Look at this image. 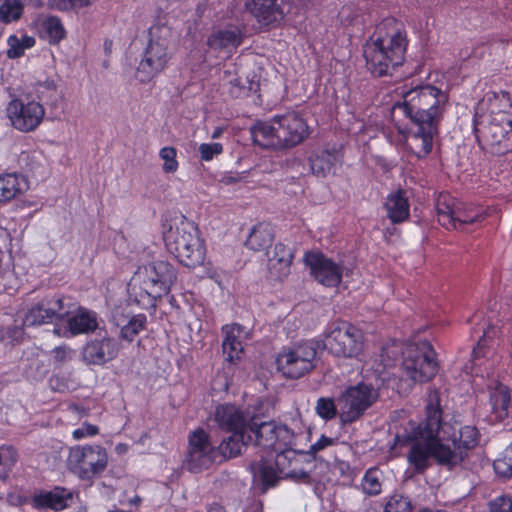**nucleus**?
<instances>
[{
  "label": "nucleus",
  "mask_w": 512,
  "mask_h": 512,
  "mask_svg": "<svg viewBox=\"0 0 512 512\" xmlns=\"http://www.w3.org/2000/svg\"><path fill=\"white\" fill-rule=\"evenodd\" d=\"M395 94L399 100L392 105L391 119L396 126L399 116L411 122L412 128L406 137L407 148L418 159L426 158L432 151L449 96L434 85L412 83L398 86Z\"/></svg>",
  "instance_id": "1"
},
{
  "label": "nucleus",
  "mask_w": 512,
  "mask_h": 512,
  "mask_svg": "<svg viewBox=\"0 0 512 512\" xmlns=\"http://www.w3.org/2000/svg\"><path fill=\"white\" fill-rule=\"evenodd\" d=\"M408 44L404 24L395 17L383 19L364 45L367 70L378 78L392 76L404 64Z\"/></svg>",
  "instance_id": "2"
},
{
  "label": "nucleus",
  "mask_w": 512,
  "mask_h": 512,
  "mask_svg": "<svg viewBox=\"0 0 512 512\" xmlns=\"http://www.w3.org/2000/svg\"><path fill=\"white\" fill-rule=\"evenodd\" d=\"M162 234L167 250L180 264L188 268L203 265L206 243L197 224L185 216L176 217L162 224Z\"/></svg>",
  "instance_id": "3"
},
{
  "label": "nucleus",
  "mask_w": 512,
  "mask_h": 512,
  "mask_svg": "<svg viewBox=\"0 0 512 512\" xmlns=\"http://www.w3.org/2000/svg\"><path fill=\"white\" fill-rule=\"evenodd\" d=\"M426 417L413 432L409 444L407 461L416 474H423L434 460V438L442 427V409L437 391H430L425 407Z\"/></svg>",
  "instance_id": "4"
},
{
  "label": "nucleus",
  "mask_w": 512,
  "mask_h": 512,
  "mask_svg": "<svg viewBox=\"0 0 512 512\" xmlns=\"http://www.w3.org/2000/svg\"><path fill=\"white\" fill-rule=\"evenodd\" d=\"M177 280V270L167 261H154L140 266L128 284L137 301L147 298V303L154 306L157 298L167 295Z\"/></svg>",
  "instance_id": "5"
},
{
  "label": "nucleus",
  "mask_w": 512,
  "mask_h": 512,
  "mask_svg": "<svg viewBox=\"0 0 512 512\" xmlns=\"http://www.w3.org/2000/svg\"><path fill=\"white\" fill-rule=\"evenodd\" d=\"M436 213L438 223L446 230L468 232L469 226L481 224L491 216V209L463 204L448 193H440L436 200Z\"/></svg>",
  "instance_id": "6"
},
{
  "label": "nucleus",
  "mask_w": 512,
  "mask_h": 512,
  "mask_svg": "<svg viewBox=\"0 0 512 512\" xmlns=\"http://www.w3.org/2000/svg\"><path fill=\"white\" fill-rule=\"evenodd\" d=\"M148 42L136 69V78L149 83L167 67L172 54L169 52L171 30L165 25L155 24L148 30Z\"/></svg>",
  "instance_id": "7"
},
{
  "label": "nucleus",
  "mask_w": 512,
  "mask_h": 512,
  "mask_svg": "<svg viewBox=\"0 0 512 512\" xmlns=\"http://www.w3.org/2000/svg\"><path fill=\"white\" fill-rule=\"evenodd\" d=\"M247 441L265 451H277L283 446L296 445V433L286 424L275 420L263 421L258 416L249 418Z\"/></svg>",
  "instance_id": "8"
},
{
  "label": "nucleus",
  "mask_w": 512,
  "mask_h": 512,
  "mask_svg": "<svg viewBox=\"0 0 512 512\" xmlns=\"http://www.w3.org/2000/svg\"><path fill=\"white\" fill-rule=\"evenodd\" d=\"M60 295L44 297L34 304L26 315V320H96V313L80 306L77 302Z\"/></svg>",
  "instance_id": "9"
},
{
  "label": "nucleus",
  "mask_w": 512,
  "mask_h": 512,
  "mask_svg": "<svg viewBox=\"0 0 512 512\" xmlns=\"http://www.w3.org/2000/svg\"><path fill=\"white\" fill-rule=\"evenodd\" d=\"M402 366L413 382H428L438 371L435 350L427 340L408 344L405 347Z\"/></svg>",
  "instance_id": "10"
},
{
  "label": "nucleus",
  "mask_w": 512,
  "mask_h": 512,
  "mask_svg": "<svg viewBox=\"0 0 512 512\" xmlns=\"http://www.w3.org/2000/svg\"><path fill=\"white\" fill-rule=\"evenodd\" d=\"M108 464L106 449L101 445H76L70 448L66 465L81 480H90L102 473Z\"/></svg>",
  "instance_id": "11"
},
{
  "label": "nucleus",
  "mask_w": 512,
  "mask_h": 512,
  "mask_svg": "<svg viewBox=\"0 0 512 512\" xmlns=\"http://www.w3.org/2000/svg\"><path fill=\"white\" fill-rule=\"evenodd\" d=\"M478 113L473 116L472 128L475 138L495 155L512 152V116L510 118H491L481 130Z\"/></svg>",
  "instance_id": "12"
},
{
  "label": "nucleus",
  "mask_w": 512,
  "mask_h": 512,
  "mask_svg": "<svg viewBox=\"0 0 512 512\" xmlns=\"http://www.w3.org/2000/svg\"><path fill=\"white\" fill-rule=\"evenodd\" d=\"M317 345L305 341L283 349L277 359V369L288 379H299L316 367Z\"/></svg>",
  "instance_id": "13"
},
{
  "label": "nucleus",
  "mask_w": 512,
  "mask_h": 512,
  "mask_svg": "<svg viewBox=\"0 0 512 512\" xmlns=\"http://www.w3.org/2000/svg\"><path fill=\"white\" fill-rule=\"evenodd\" d=\"M378 398V389L372 384L358 383L349 386L339 397L341 423L346 425L359 420Z\"/></svg>",
  "instance_id": "14"
},
{
  "label": "nucleus",
  "mask_w": 512,
  "mask_h": 512,
  "mask_svg": "<svg viewBox=\"0 0 512 512\" xmlns=\"http://www.w3.org/2000/svg\"><path fill=\"white\" fill-rule=\"evenodd\" d=\"M325 337L328 349L336 356L355 357L364 347V334L352 322H338L327 331Z\"/></svg>",
  "instance_id": "15"
},
{
  "label": "nucleus",
  "mask_w": 512,
  "mask_h": 512,
  "mask_svg": "<svg viewBox=\"0 0 512 512\" xmlns=\"http://www.w3.org/2000/svg\"><path fill=\"white\" fill-rule=\"evenodd\" d=\"M499 332V326L490 323L472 350L470 361L464 366V371L480 382L495 377L494 361L491 359L492 351L488 342L497 337Z\"/></svg>",
  "instance_id": "16"
},
{
  "label": "nucleus",
  "mask_w": 512,
  "mask_h": 512,
  "mask_svg": "<svg viewBox=\"0 0 512 512\" xmlns=\"http://www.w3.org/2000/svg\"><path fill=\"white\" fill-rule=\"evenodd\" d=\"M186 468L194 473L208 469L216 460L217 448L211 443L210 435L202 428L190 433Z\"/></svg>",
  "instance_id": "17"
},
{
  "label": "nucleus",
  "mask_w": 512,
  "mask_h": 512,
  "mask_svg": "<svg viewBox=\"0 0 512 512\" xmlns=\"http://www.w3.org/2000/svg\"><path fill=\"white\" fill-rule=\"evenodd\" d=\"M6 111L12 127L24 133L35 131L45 116V109L41 103L21 98L12 99Z\"/></svg>",
  "instance_id": "18"
},
{
  "label": "nucleus",
  "mask_w": 512,
  "mask_h": 512,
  "mask_svg": "<svg viewBox=\"0 0 512 512\" xmlns=\"http://www.w3.org/2000/svg\"><path fill=\"white\" fill-rule=\"evenodd\" d=\"M304 263L309 268L311 276L321 285L336 288L343 279V265L336 263L321 251H306Z\"/></svg>",
  "instance_id": "19"
},
{
  "label": "nucleus",
  "mask_w": 512,
  "mask_h": 512,
  "mask_svg": "<svg viewBox=\"0 0 512 512\" xmlns=\"http://www.w3.org/2000/svg\"><path fill=\"white\" fill-rule=\"evenodd\" d=\"M278 125L283 150L291 149L303 143L310 135V127L303 116L295 111L273 116Z\"/></svg>",
  "instance_id": "20"
},
{
  "label": "nucleus",
  "mask_w": 512,
  "mask_h": 512,
  "mask_svg": "<svg viewBox=\"0 0 512 512\" xmlns=\"http://www.w3.org/2000/svg\"><path fill=\"white\" fill-rule=\"evenodd\" d=\"M473 383L479 389L488 391L491 414L495 420L501 422L508 418L511 408V394L508 387L499 382L496 377L481 382L474 379Z\"/></svg>",
  "instance_id": "21"
},
{
  "label": "nucleus",
  "mask_w": 512,
  "mask_h": 512,
  "mask_svg": "<svg viewBox=\"0 0 512 512\" xmlns=\"http://www.w3.org/2000/svg\"><path fill=\"white\" fill-rule=\"evenodd\" d=\"M295 445L283 446L277 453L274 464L279 469L283 478H289L299 482H308L310 475L304 468L303 451L294 449Z\"/></svg>",
  "instance_id": "22"
},
{
  "label": "nucleus",
  "mask_w": 512,
  "mask_h": 512,
  "mask_svg": "<svg viewBox=\"0 0 512 512\" xmlns=\"http://www.w3.org/2000/svg\"><path fill=\"white\" fill-rule=\"evenodd\" d=\"M469 454L458 448L456 439L451 443L442 441L438 436L434 438V461L438 466L448 471L462 469L465 466Z\"/></svg>",
  "instance_id": "23"
},
{
  "label": "nucleus",
  "mask_w": 512,
  "mask_h": 512,
  "mask_svg": "<svg viewBox=\"0 0 512 512\" xmlns=\"http://www.w3.org/2000/svg\"><path fill=\"white\" fill-rule=\"evenodd\" d=\"M252 327L238 322H232L222 327L225 338L222 344L226 360L233 363L240 359L243 352V341L250 338Z\"/></svg>",
  "instance_id": "24"
},
{
  "label": "nucleus",
  "mask_w": 512,
  "mask_h": 512,
  "mask_svg": "<svg viewBox=\"0 0 512 512\" xmlns=\"http://www.w3.org/2000/svg\"><path fill=\"white\" fill-rule=\"evenodd\" d=\"M73 499L71 490L55 486L52 490H40L31 497V505L38 510L51 509L61 511L68 507Z\"/></svg>",
  "instance_id": "25"
},
{
  "label": "nucleus",
  "mask_w": 512,
  "mask_h": 512,
  "mask_svg": "<svg viewBox=\"0 0 512 512\" xmlns=\"http://www.w3.org/2000/svg\"><path fill=\"white\" fill-rule=\"evenodd\" d=\"M249 13L263 26L281 22L285 13L278 0H245Z\"/></svg>",
  "instance_id": "26"
},
{
  "label": "nucleus",
  "mask_w": 512,
  "mask_h": 512,
  "mask_svg": "<svg viewBox=\"0 0 512 512\" xmlns=\"http://www.w3.org/2000/svg\"><path fill=\"white\" fill-rule=\"evenodd\" d=\"M267 257V268L270 277L279 281L287 278L294 259L291 249L279 242L274 245L272 251L267 252Z\"/></svg>",
  "instance_id": "27"
},
{
  "label": "nucleus",
  "mask_w": 512,
  "mask_h": 512,
  "mask_svg": "<svg viewBox=\"0 0 512 512\" xmlns=\"http://www.w3.org/2000/svg\"><path fill=\"white\" fill-rule=\"evenodd\" d=\"M118 343L111 338H103L87 343L83 348V360L87 364L103 365L117 357Z\"/></svg>",
  "instance_id": "28"
},
{
  "label": "nucleus",
  "mask_w": 512,
  "mask_h": 512,
  "mask_svg": "<svg viewBox=\"0 0 512 512\" xmlns=\"http://www.w3.org/2000/svg\"><path fill=\"white\" fill-rule=\"evenodd\" d=\"M214 421L220 429L236 432L247 430L249 418L235 405L220 404L215 408Z\"/></svg>",
  "instance_id": "29"
},
{
  "label": "nucleus",
  "mask_w": 512,
  "mask_h": 512,
  "mask_svg": "<svg viewBox=\"0 0 512 512\" xmlns=\"http://www.w3.org/2000/svg\"><path fill=\"white\" fill-rule=\"evenodd\" d=\"M387 218L394 225L402 224L410 218V202L407 191L403 188L388 193L384 202Z\"/></svg>",
  "instance_id": "30"
},
{
  "label": "nucleus",
  "mask_w": 512,
  "mask_h": 512,
  "mask_svg": "<svg viewBox=\"0 0 512 512\" xmlns=\"http://www.w3.org/2000/svg\"><path fill=\"white\" fill-rule=\"evenodd\" d=\"M343 154L336 146L317 149L309 157L311 170L317 177H326L341 162Z\"/></svg>",
  "instance_id": "31"
},
{
  "label": "nucleus",
  "mask_w": 512,
  "mask_h": 512,
  "mask_svg": "<svg viewBox=\"0 0 512 512\" xmlns=\"http://www.w3.org/2000/svg\"><path fill=\"white\" fill-rule=\"evenodd\" d=\"M254 144L273 150H283L278 125L273 118L268 121H257L250 129Z\"/></svg>",
  "instance_id": "32"
},
{
  "label": "nucleus",
  "mask_w": 512,
  "mask_h": 512,
  "mask_svg": "<svg viewBox=\"0 0 512 512\" xmlns=\"http://www.w3.org/2000/svg\"><path fill=\"white\" fill-rule=\"evenodd\" d=\"M243 42V34L237 27L230 29H218L207 38V46L214 51H226L234 53Z\"/></svg>",
  "instance_id": "33"
},
{
  "label": "nucleus",
  "mask_w": 512,
  "mask_h": 512,
  "mask_svg": "<svg viewBox=\"0 0 512 512\" xmlns=\"http://www.w3.org/2000/svg\"><path fill=\"white\" fill-rule=\"evenodd\" d=\"M481 104L486 105L491 118L512 117V99L510 93L507 91H488L482 99Z\"/></svg>",
  "instance_id": "34"
},
{
  "label": "nucleus",
  "mask_w": 512,
  "mask_h": 512,
  "mask_svg": "<svg viewBox=\"0 0 512 512\" xmlns=\"http://www.w3.org/2000/svg\"><path fill=\"white\" fill-rule=\"evenodd\" d=\"M27 189L24 178L16 173L0 174V204H5L22 195Z\"/></svg>",
  "instance_id": "35"
},
{
  "label": "nucleus",
  "mask_w": 512,
  "mask_h": 512,
  "mask_svg": "<svg viewBox=\"0 0 512 512\" xmlns=\"http://www.w3.org/2000/svg\"><path fill=\"white\" fill-rule=\"evenodd\" d=\"M250 470L253 477L259 480L265 488L274 487L278 481L283 478V475L280 474L274 462L264 458L252 462L250 464Z\"/></svg>",
  "instance_id": "36"
},
{
  "label": "nucleus",
  "mask_w": 512,
  "mask_h": 512,
  "mask_svg": "<svg viewBox=\"0 0 512 512\" xmlns=\"http://www.w3.org/2000/svg\"><path fill=\"white\" fill-rule=\"evenodd\" d=\"M274 231L269 223L259 222L253 226L245 242L247 248L253 251H263L271 246Z\"/></svg>",
  "instance_id": "37"
},
{
  "label": "nucleus",
  "mask_w": 512,
  "mask_h": 512,
  "mask_svg": "<svg viewBox=\"0 0 512 512\" xmlns=\"http://www.w3.org/2000/svg\"><path fill=\"white\" fill-rule=\"evenodd\" d=\"M38 26L41 37L50 44H58L66 37L65 27L58 16L46 15L39 20Z\"/></svg>",
  "instance_id": "38"
},
{
  "label": "nucleus",
  "mask_w": 512,
  "mask_h": 512,
  "mask_svg": "<svg viewBox=\"0 0 512 512\" xmlns=\"http://www.w3.org/2000/svg\"><path fill=\"white\" fill-rule=\"evenodd\" d=\"M246 431L232 432L231 435L224 438L217 448V454L224 458H233L242 453L243 448L250 443L247 441Z\"/></svg>",
  "instance_id": "39"
},
{
  "label": "nucleus",
  "mask_w": 512,
  "mask_h": 512,
  "mask_svg": "<svg viewBox=\"0 0 512 512\" xmlns=\"http://www.w3.org/2000/svg\"><path fill=\"white\" fill-rule=\"evenodd\" d=\"M97 328L98 322H60L53 332L58 336L70 338L79 334L93 332Z\"/></svg>",
  "instance_id": "40"
},
{
  "label": "nucleus",
  "mask_w": 512,
  "mask_h": 512,
  "mask_svg": "<svg viewBox=\"0 0 512 512\" xmlns=\"http://www.w3.org/2000/svg\"><path fill=\"white\" fill-rule=\"evenodd\" d=\"M480 438L481 434L476 426L466 425L461 427L458 436L454 435L452 439H456L458 448L468 454L470 450L478 446Z\"/></svg>",
  "instance_id": "41"
},
{
  "label": "nucleus",
  "mask_w": 512,
  "mask_h": 512,
  "mask_svg": "<svg viewBox=\"0 0 512 512\" xmlns=\"http://www.w3.org/2000/svg\"><path fill=\"white\" fill-rule=\"evenodd\" d=\"M35 39L32 36L24 35L19 39L17 35L12 34L7 39V57L9 59H17L24 55L26 49H30L35 45Z\"/></svg>",
  "instance_id": "42"
},
{
  "label": "nucleus",
  "mask_w": 512,
  "mask_h": 512,
  "mask_svg": "<svg viewBox=\"0 0 512 512\" xmlns=\"http://www.w3.org/2000/svg\"><path fill=\"white\" fill-rule=\"evenodd\" d=\"M24 13L22 0H5L0 5V21L10 24L20 20Z\"/></svg>",
  "instance_id": "43"
},
{
  "label": "nucleus",
  "mask_w": 512,
  "mask_h": 512,
  "mask_svg": "<svg viewBox=\"0 0 512 512\" xmlns=\"http://www.w3.org/2000/svg\"><path fill=\"white\" fill-rule=\"evenodd\" d=\"M495 473L503 479L512 477V442L503 451L501 457L493 463Z\"/></svg>",
  "instance_id": "44"
},
{
  "label": "nucleus",
  "mask_w": 512,
  "mask_h": 512,
  "mask_svg": "<svg viewBox=\"0 0 512 512\" xmlns=\"http://www.w3.org/2000/svg\"><path fill=\"white\" fill-rule=\"evenodd\" d=\"M95 0H47V6L51 10L68 12L91 6Z\"/></svg>",
  "instance_id": "45"
},
{
  "label": "nucleus",
  "mask_w": 512,
  "mask_h": 512,
  "mask_svg": "<svg viewBox=\"0 0 512 512\" xmlns=\"http://www.w3.org/2000/svg\"><path fill=\"white\" fill-rule=\"evenodd\" d=\"M381 487L378 470H367L361 482L362 491L366 495L375 496L381 493Z\"/></svg>",
  "instance_id": "46"
},
{
  "label": "nucleus",
  "mask_w": 512,
  "mask_h": 512,
  "mask_svg": "<svg viewBox=\"0 0 512 512\" xmlns=\"http://www.w3.org/2000/svg\"><path fill=\"white\" fill-rule=\"evenodd\" d=\"M405 348L403 343L399 341H392L391 343H387L382 347L381 358L382 362L385 366L393 365L399 357L402 355L404 357Z\"/></svg>",
  "instance_id": "47"
},
{
  "label": "nucleus",
  "mask_w": 512,
  "mask_h": 512,
  "mask_svg": "<svg viewBox=\"0 0 512 512\" xmlns=\"http://www.w3.org/2000/svg\"><path fill=\"white\" fill-rule=\"evenodd\" d=\"M159 157L164 161L163 171L165 173H175L179 168L177 160V149L173 146H165L160 149Z\"/></svg>",
  "instance_id": "48"
},
{
  "label": "nucleus",
  "mask_w": 512,
  "mask_h": 512,
  "mask_svg": "<svg viewBox=\"0 0 512 512\" xmlns=\"http://www.w3.org/2000/svg\"><path fill=\"white\" fill-rule=\"evenodd\" d=\"M315 410L317 415L326 421L335 418L337 414L339 415L333 398H319Z\"/></svg>",
  "instance_id": "49"
},
{
  "label": "nucleus",
  "mask_w": 512,
  "mask_h": 512,
  "mask_svg": "<svg viewBox=\"0 0 512 512\" xmlns=\"http://www.w3.org/2000/svg\"><path fill=\"white\" fill-rule=\"evenodd\" d=\"M200 159L205 162H209L214 159L215 156L222 154L223 145L218 142L213 143H202L198 148Z\"/></svg>",
  "instance_id": "50"
},
{
  "label": "nucleus",
  "mask_w": 512,
  "mask_h": 512,
  "mask_svg": "<svg viewBox=\"0 0 512 512\" xmlns=\"http://www.w3.org/2000/svg\"><path fill=\"white\" fill-rule=\"evenodd\" d=\"M409 500L402 495H393L385 506V512H410Z\"/></svg>",
  "instance_id": "51"
},
{
  "label": "nucleus",
  "mask_w": 512,
  "mask_h": 512,
  "mask_svg": "<svg viewBox=\"0 0 512 512\" xmlns=\"http://www.w3.org/2000/svg\"><path fill=\"white\" fill-rule=\"evenodd\" d=\"M52 361L55 367H61L72 359L73 350L63 345L55 347L51 352Z\"/></svg>",
  "instance_id": "52"
},
{
  "label": "nucleus",
  "mask_w": 512,
  "mask_h": 512,
  "mask_svg": "<svg viewBox=\"0 0 512 512\" xmlns=\"http://www.w3.org/2000/svg\"><path fill=\"white\" fill-rule=\"evenodd\" d=\"M489 512H512V496L500 495L488 504Z\"/></svg>",
  "instance_id": "53"
},
{
  "label": "nucleus",
  "mask_w": 512,
  "mask_h": 512,
  "mask_svg": "<svg viewBox=\"0 0 512 512\" xmlns=\"http://www.w3.org/2000/svg\"><path fill=\"white\" fill-rule=\"evenodd\" d=\"M144 329V322H127L121 327L120 337L126 341H133L138 333Z\"/></svg>",
  "instance_id": "54"
},
{
  "label": "nucleus",
  "mask_w": 512,
  "mask_h": 512,
  "mask_svg": "<svg viewBox=\"0 0 512 512\" xmlns=\"http://www.w3.org/2000/svg\"><path fill=\"white\" fill-rule=\"evenodd\" d=\"M99 433V428L90 423H84L80 428H77L73 431V438L75 440H80L87 436H94Z\"/></svg>",
  "instance_id": "55"
},
{
  "label": "nucleus",
  "mask_w": 512,
  "mask_h": 512,
  "mask_svg": "<svg viewBox=\"0 0 512 512\" xmlns=\"http://www.w3.org/2000/svg\"><path fill=\"white\" fill-rule=\"evenodd\" d=\"M335 442H336V439L322 435L317 442H315L314 444H312L310 446V449L307 452V454H310L313 457H315L318 452L322 451L323 449H325L329 446L334 445Z\"/></svg>",
  "instance_id": "56"
},
{
  "label": "nucleus",
  "mask_w": 512,
  "mask_h": 512,
  "mask_svg": "<svg viewBox=\"0 0 512 512\" xmlns=\"http://www.w3.org/2000/svg\"><path fill=\"white\" fill-rule=\"evenodd\" d=\"M23 333H24L23 327H19V326H13L12 328L9 327L6 332V335H3L1 337V339L2 340L9 339L12 342L19 341L20 339H22Z\"/></svg>",
  "instance_id": "57"
},
{
  "label": "nucleus",
  "mask_w": 512,
  "mask_h": 512,
  "mask_svg": "<svg viewBox=\"0 0 512 512\" xmlns=\"http://www.w3.org/2000/svg\"><path fill=\"white\" fill-rule=\"evenodd\" d=\"M230 85L232 88H237L239 90V92L235 94L236 97H238L241 91L245 89V87L241 85V81L238 78L231 80Z\"/></svg>",
  "instance_id": "58"
},
{
  "label": "nucleus",
  "mask_w": 512,
  "mask_h": 512,
  "mask_svg": "<svg viewBox=\"0 0 512 512\" xmlns=\"http://www.w3.org/2000/svg\"><path fill=\"white\" fill-rule=\"evenodd\" d=\"M128 320H133V321H136V320H146V315H144V314L133 315Z\"/></svg>",
  "instance_id": "59"
},
{
  "label": "nucleus",
  "mask_w": 512,
  "mask_h": 512,
  "mask_svg": "<svg viewBox=\"0 0 512 512\" xmlns=\"http://www.w3.org/2000/svg\"><path fill=\"white\" fill-rule=\"evenodd\" d=\"M419 512H432L429 508L420 509Z\"/></svg>",
  "instance_id": "60"
},
{
  "label": "nucleus",
  "mask_w": 512,
  "mask_h": 512,
  "mask_svg": "<svg viewBox=\"0 0 512 512\" xmlns=\"http://www.w3.org/2000/svg\"><path fill=\"white\" fill-rule=\"evenodd\" d=\"M220 132L215 131L212 135L213 138H217L219 136Z\"/></svg>",
  "instance_id": "61"
},
{
  "label": "nucleus",
  "mask_w": 512,
  "mask_h": 512,
  "mask_svg": "<svg viewBox=\"0 0 512 512\" xmlns=\"http://www.w3.org/2000/svg\"><path fill=\"white\" fill-rule=\"evenodd\" d=\"M221 510H222L221 508H217V509H216V511H217V512H221ZM209 512H213V511L211 510V511H209Z\"/></svg>",
  "instance_id": "62"
},
{
  "label": "nucleus",
  "mask_w": 512,
  "mask_h": 512,
  "mask_svg": "<svg viewBox=\"0 0 512 512\" xmlns=\"http://www.w3.org/2000/svg\"><path fill=\"white\" fill-rule=\"evenodd\" d=\"M35 323H36V322H32V324H35ZM37 323H38V324H41L42 322H41V321H38Z\"/></svg>",
  "instance_id": "63"
}]
</instances>
